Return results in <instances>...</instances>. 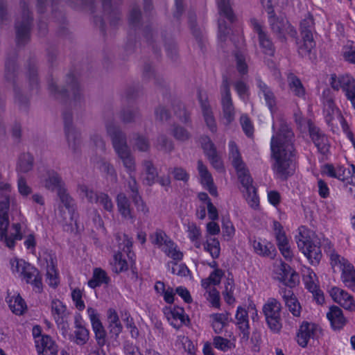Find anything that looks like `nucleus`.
<instances>
[{"mask_svg":"<svg viewBox=\"0 0 355 355\" xmlns=\"http://www.w3.org/2000/svg\"><path fill=\"white\" fill-rule=\"evenodd\" d=\"M46 282L52 287H56L59 283L55 263L51 256L49 257V260H46Z\"/></svg>","mask_w":355,"mask_h":355,"instance_id":"c9c22d12","label":"nucleus"},{"mask_svg":"<svg viewBox=\"0 0 355 355\" xmlns=\"http://www.w3.org/2000/svg\"><path fill=\"white\" fill-rule=\"evenodd\" d=\"M98 167L101 171L112 177L114 180H116L117 175L115 169L110 163L106 162L104 159H101L99 162H98Z\"/></svg>","mask_w":355,"mask_h":355,"instance_id":"680f3d73","label":"nucleus"},{"mask_svg":"<svg viewBox=\"0 0 355 355\" xmlns=\"http://www.w3.org/2000/svg\"><path fill=\"white\" fill-rule=\"evenodd\" d=\"M308 130L310 137L318 148V151L322 155H327L329 151L330 147L328 138L318 127L315 126L310 121H308Z\"/></svg>","mask_w":355,"mask_h":355,"instance_id":"dca6fc26","label":"nucleus"},{"mask_svg":"<svg viewBox=\"0 0 355 355\" xmlns=\"http://www.w3.org/2000/svg\"><path fill=\"white\" fill-rule=\"evenodd\" d=\"M330 84L331 87L336 91L342 89L345 92L347 98L350 101L355 109V79L351 75L344 74L331 76Z\"/></svg>","mask_w":355,"mask_h":355,"instance_id":"f8f14e48","label":"nucleus"},{"mask_svg":"<svg viewBox=\"0 0 355 355\" xmlns=\"http://www.w3.org/2000/svg\"><path fill=\"white\" fill-rule=\"evenodd\" d=\"M234 290V283L233 279L227 278L225 285V291L223 294L225 301L229 304L234 303L235 301L233 296Z\"/></svg>","mask_w":355,"mask_h":355,"instance_id":"4d7b16f0","label":"nucleus"},{"mask_svg":"<svg viewBox=\"0 0 355 355\" xmlns=\"http://www.w3.org/2000/svg\"><path fill=\"white\" fill-rule=\"evenodd\" d=\"M156 147L166 153H171L174 149V144L172 140L164 135H160L156 140Z\"/></svg>","mask_w":355,"mask_h":355,"instance_id":"a18cd8bd","label":"nucleus"},{"mask_svg":"<svg viewBox=\"0 0 355 355\" xmlns=\"http://www.w3.org/2000/svg\"><path fill=\"white\" fill-rule=\"evenodd\" d=\"M213 345L216 348L223 352H227L234 347V344L230 340L221 336H216L214 338Z\"/></svg>","mask_w":355,"mask_h":355,"instance_id":"bf43d9fd","label":"nucleus"},{"mask_svg":"<svg viewBox=\"0 0 355 355\" xmlns=\"http://www.w3.org/2000/svg\"><path fill=\"white\" fill-rule=\"evenodd\" d=\"M101 1L104 12L107 15L110 25L116 26L121 18L118 6L112 5L111 0H101Z\"/></svg>","mask_w":355,"mask_h":355,"instance_id":"a878e982","label":"nucleus"},{"mask_svg":"<svg viewBox=\"0 0 355 355\" xmlns=\"http://www.w3.org/2000/svg\"><path fill=\"white\" fill-rule=\"evenodd\" d=\"M66 307L60 300H54L51 304V311L56 322H59L65 315Z\"/></svg>","mask_w":355,"mask_h":355,"instance_id":"603ef678","label":"nucleus"},{"mask_svg":"<svg viewBox=\"0 0 355 355\" xmlns=\"http://www.w3.org/2000/svg\"><path fill=\"white\" fill-rule=\"evenodd\" d=\"M109 320V333L112 337L116 338L122 331V325L115 310L110 309L107 311Z\"/></svg>","mask_w":355,"mask_h":355,"instance_id":"c756f323","label":"nucleus"},{"mask_svg":"<svg viewBox=\"0 0 355 355\" xmlns=\"http://www.w3.org/2000/svg\"><path fill=\"white\" fill-rule=\"evenodd\" d=\"M164 253L175 261H180L183 257V254L177 249L176 244L169 239L167 242L161 248Z\"/></svg>","mask_w":355,"mask_h":355,"instance_id":"a19ab883","label":"nucleus"},{"mask_svg":"<svg viewBox=\"0 0 355 355\" xmlns=\"http://www.w3.org/2000/svg\"><path fill=\"white\" fill-rule=\"evenodd\" d=\"M276 273L277 279L286 286L293 288L299 282V275L291 266L284 262L278 266Z\"/></svg>","mask_w":355,"mask_h":355,"instance_id":"2eb2a0df","label":"nucleus"},{"mask_svg":"<svg viewBox=\"0 0 355 355\" xmlns=\"http://www.w3.org/2000/svg\"><path fill=\"white\" fill-rule=\"evenodd\" d=\"M50 92L56 98H64L69 96L68 93H71L75 102L80 101L82 96L78 83L73 75L69 73L67 76L66 86L59 89L55 83L51 82L49 84Z\"/></svg>","mask_w":355,"mask_h":355,"instance_id":"9b49d317","label":"nucleus"},{"mask_svg":"<svg viewBox=\"0 0 355 355\" xmlns=\"http://www.w3.org/2000/svg\"><path fill=\"white\" fill-rule=\"evenodd\" d=\"M228 315L227 313H213L210 315L211 327L216 334H220L223 328L227 324Z\"/></svg>","mask_w":355,"mask_h":355,"instance_id":"2f4dec72","label":"nucleus"},{"mask_svg":"<svg viewBox=\"0 0 355 355\" xmlns=\"http://www.w3.org/2000/svg\"><path fill=\"white\" fill-rule=\"evenodd\" d=\"M46 189L57 191L63 187L64 183L60 175L53 170H47L41 177Z\"/></svg>","mask_w":355,"mask_h":355,"instance_id":"412c9836","label":"nucleus"},{"mask_svg":"<svg viewBox=\"0 0 355 355\" xmlns=\"http://www.w3.org/2000/svg\"><path fill=\"white\" fill-rule=\"evenodd\" d=\"M327 317L334 329H340L346 323L343 311L336 306H333L329 309Z\"/></svg>","mask_w":355,"mask_h":355,"instance_id":"393cba45","label":"nucleus"},{"mask_svg":"<svg viewBox=\"0 0 355 355\" xmlns=\"http://www.w3.org/2000/svg\"><path fill=\"white\" fill-rule=\"evenodd\" d=\"M87 313L89 316V319L91 320L92 329L94 334L101 331H105V329H104L99 319L98 314L96 313V310L94 309L93 308H88Z\"/></svg>","mask_w":355,"mask_h":355,"instance_id":"09e8293b","label":"nucleus"},{"mask_svg":"<svg viewBox=\"0 0 355 355\" xmlns=\"http://www.w3.org/2000/svg\"><path fill=\"white\" fill-rule=\"evenodd\" d=\"M98 203L103 206V209L109 212L113 211L114 205L110 196L105 193H99L98 197Z\"/></svg>","mask_w":355,"mask_h":355,"instance_id":"774afa93","label":"nucleus"},{"mask_svg":"<svg viewBox=\"0 0 355 355\" xmlns=\"http://www.w3.org/2000/svg\"><path fill=\"white\" fill-rule=\"evenodd\" d=\"M217 3L220 15L225 17L230 22H234L236 17L230 4V1L218 0Z\"/></svg>","mask_w":355,"mask_h":355,"instance_id":"37998d69","label":"nucleus"},{"mask_svg":"<svg viewBox=\"0 0 355 355\" xmlns=\"http://www.w3.org/2000/svg\"><path fill=\"white\" fill-rule=\"evenodd\" d=\"M297 247L309 260L312 265L319 263L322 252L320 247L313 241L310 240L309 231L302 226L299 228V234L295 236Z\"/></svg>","mask_w":355,"mask_h":355,"instance_id":"423d86ee","label":"nucleus"},{"mask_svg":"<svg viewBox=\"0 0 355 355\" xmlns=\"http://www.w3.org/2000/svg\"><path fill=\"white\" fill-rule=\"evenodd\" d=\"M78 191L83 198H87L89 202L98 203V193L89 189L87 185H78Z\"/></svg>","mask_w":355,"mask_h":355,"instance_id":"49530a36","label":"nucleus"},{"mask_svg":"<svg viewBox=\"0 0 355 355\" xmlns=\"http://www.w3.org/2000/svg\"><path fill=\"white\" fill-rule=\"evenodd\" d=\"M5 78L7 81L15 85L16 77V64L15 60L8 59L6 62Z\"/></svg>","mask_w":355,"mask_h":355,"instance_id":"6e6d98bb","label":"nucleus"},{"mask_svg":"<svg viewBox=\"0 0 355 355\" xmlns=\"http://www.w3.org/2000/svg\"><path fill=\"white\" fill-rule=\"evenodd\" d=\"M334 301L346 310L355 311V301L352 295L338 287H333L329 291Z\"/></svg>","mask_w":355,"mask_h":355,"instance_id":"f3484780","label":"nucleus"},{"mask_svg":"<svg viewBox=\"0 0 355 355\" xmlns=\"http://www.w3.org/2000/svg\"><path fill=\"white\" fill-rule=\"evenodd\" d=\"M31 0H20L18 13L15 22L16 42L18 46L25 45L30 40L33 22V12L30 10Z\"/></svg>","mask_w":355,"mask_h":355,"instance_id":"20e7f679","label":"nucleus"},{"mask_svg":"<svg viewBox=\"0 0 355 355\" xmlns=\"http://www.w3.org/2000/svg\"><path fill=\"white\" fill-rule=\"evenodd\" d=\"M33 156L28 153H23L19 158L17 171L19 173H26L33 169Z\"/></svg>","mask_w":355,"mask_h":355,"instance_id":"72a5a7b5","label":"nucleus"},{"mask_svg":"<svg viewBox=\"0 0 355 355\" xmlns=\"http://www.w3.org/2000/svg\"><path fill=\"white\" fill-rule=\"evenodd\" d=\"M64 132L70 155L74 159L81 155V136L80 132L72 125V114L67 112L63 114Z\"/></svg>","mask_w":355,"mask_h":355,"instance_id":"0eeeda50","label":"nucleus"},{"mask_svg":"<svg viewBox=\"0 0 355 355\" xmlns=\"http://www.w3.org/2000/svg\"><path fill=\"white\" fill-rule=\"evenodd\" d=\"M202 148L204 150L205 155L209 157L217 153L214 144L211 141L210 138L207 136H202L200 138Z\"/></svg>","mask_w":355,"mask_h":355,"instance_id":"052dcab7","label":"nucleus"},{"mask_svg":"<svg viewBox=\"0 0 355 355\" xmlns=\"http://www.w3.org/2000/svg\"><path fill=\"white\" fill-rule=\"evenodd\" d=\"M116 205L119 212L121 214L122 217L128 220H131L132 223L135 220V216L132 213V209L130 208V202L127 196L120 193L116 196Z\"/></svg>","mask_w":355,"mask_h":355,"instance_id":"b1692460","label":"nucleus"},{"mask_svg":"<svg viewBox=\"0 0 355 355\" xmlns=\"http://www.w3.org/2000/svg\"><path fill=\"white\" fill-rule=\"evenodd\" d=\"M7 302L12 312L18 315H22L27 309L26 302L19 294L12 296L8 295Z\"/></svg>","mask_w":355,"mask_h":355,"instance_id":"c85d7f7f","label":"nucleus"},{"mask_svg":"<svg viewBox=\"0 0 355 355\" xmlns=\"http://www.w3.org/2000/svg\"><path fill=\"white\" fill-rule=\"evenodd\" d=\"M170 134L175 140L180 142H187L192 138L191 131L182 125L175 123L171 125Z\"/></svg>","mask_w":355,"mask_h":355,"instance_id":"cd10ccee","label":"nucleus"},{"mask_svg":"<svg viewBox=\"0 0 355 355\" xmlns=\"http://www.w3.org/2000/svg\"><path fill=\"white\" fill-rule=\"evenodd\" d=\"M220 94L222 119L223 123L227 125L234 120L236 111L231 96L230 82L227 77H224L223 79Z\"/></svg>","mask_w":355,"mask_h":355,"instance_id":"1a4fd4ad","label":"nucleus"},{"mask_svg":"<svg viewBox=\"0 0 355 355\" xmlns=\"http://www.w3.org/2000/svg\"><path fill=\"white\" fill-rule=\"evenodd\" d=\"M282 298L286 306L295 317H300L302 307L301 305L291 289L284 288L282 291Z\"/></svg>","mask_w":355,"mask_h":355,"instance_id":"6ab92c4d","label":"nucleus"},{"mask_svg":"<svg viewBox=\"0 0 355 355\" xmlns=\"http://www.w3.org/2000/svg\"><path fill=\"white\" fill-rule=\"evenodd\" d=\"M294 133L288 124L282 123L278 133L272 136L270 147L275 159L274 170L282 179L286 180L293 173L291 166L294 154Z\"/></svg>","mask_w":355,"mask_h":355,"instance_id":"f257e3e1","label":"nucleus"},{"mask_svg":"<svg viewBox=\"0 0 355 355\" xmlns=\"http://www.w3.org/2000/svg\"><path fill=\"white\" fill-rule=\"evenodd\" d=\"M313 18L311 15H309L301 21L300 30L302 37H306V35H309V37H313Z\"/></svg>","mask_w":355,"mask_h":355,"instance_id":"8fccbe9b","label":"nucleus"},{"mask_svg":"<svg viewBox=\"0 0 355 355\" xmlns=\"http://www.w3.org/2000/svg\"><path fill=\"white\" fill-rule=\"evenodd\" d=\"M281 310V303L275 298H269L263 306V312L267 324L270 330L274 332H279L282 327Z\"/></svg>","mask_w":355,"mask_h":355,"instance_id":"9d476101","label":"nucleus"},{"mask_svg":"<svg viewBox=\"0 0 355 355\" xmlns=\"http://www.w3.org/2000/svg\"><path fill=\"white\" fill-rule=\"evenodd\" d=\"M236 324L242 332L244 334H248L249 323L247 311L242 307H239L236 314Z\"/></svg>","mask_w":355,"mask_h":355,"instance_id":"79ce46f5","label":"nucleus"},{"mask_svg":"<svg viewBox=\"0 0 355 355\" xmlns=\"http://www.w3.org/2000/svg\"><path fill=\"white\" fill-rule=\"evenodd\" d=\"M113 113L110 111L105 114V128L107 135L110 137L113 148L123 166L128 174H134L136 171V162L130 148L127 143L125 132L114 122Z\"/></svg>","mask_w":355,"mask_h":355,"instance_id":"f03ea898","label":"nucleus"},{"mask_svg":"<svg viewBox=\"0 0 355 355\" xmlns=\"http://www.w3.org/2000/svg\"><path fill=\"white\" fill-rule=\"evenodd\" d=\"M11 186L10 184L0 182V241H4L9 248H13L15 241L22 239L21 225L14 223L12 225V232L8 236L7 229L9 225L8 211L10 208V193Z\"/></svg>","mask_w":355,"mask_h":355,"instance_id":"7ed1b4c3","label":"nucleus"},{"mask_svg":"<svg viewBox=\"0 0 355 355\" xmlns=\"http://www.w3.org/2000/svg\"><path fill=\"white\" fill-rule=\"evenodd\" d=\"M343 55L345 61L355 64V45L353 43L346 44L343 47Z\"/></svg>","mask_w":355,"mask_h":355,"instance_id":"338daca9","label":"nucleus"},{"mask_svg":"<svg viewBox=\"0 0 355 355\" xmlns=\"http://www.w3.org/2000/svg\"><path fill=\"white\" fill-rule=\"evenodd\" d=\"M142 166L146 173V181L148 186H152L156 182L158 176L157 168L153 162L149 159H145L142 162Z\"/></svg>","mask_w":355,"mask_h":355,"instance_id":"e433bc0d","label":"nucleus"},{"mask_svg":"<svg viewBox=\"0 0 355 355\" xmlns=\"http://www.w3.org/2000/svg\"><path fill=\"white\" fill-rule=\"evenodd\" d=\"M269 16V23L272 32L282 42H285L286 35L291 37H296L297 32L293 26L291 25L286 19L275 17L274 10L270 1H267L266 3Z\"/></svg>","mask_w":355,"mask_h":355,"instance_id":"6e6552de","label":"nucleus"},{"mask_svg":"<svg viewBox=\"0 0 355 355\" xmlns=\"http://www.w3.org/2000/svg\"><path fill=\"white\" fill-rule=\"evenodd\" d=\"M166 318L171 324L175 329H179L183 324L189 322V319L184 314V310L180 307H175L166 313Z\"/></svg>","mask_w":355,"mask_h":355,"instance_id":"4be33fe9","label":"nucleus"},{"mask_svg":"<svg viewBox=\"0 0 355 355\" xmlns=\"http://www.w3.org/2000/svg\"><path fill=\"white\" fill-rule=\"evenodd\" d=\"M198 98L200 101L203 119L207 126L208 127L211 132H216L217 131L216 122L212 109L207 100V97L203 96L201 94H200L198 96Z\"/></svg>","mask_w":355,"mask_h":355,"instance_id":"a211bd4d","label":"nucleus"},{"mask_svg":"<svg viewBox=\"0 0 355 355\" xmlns=\"http://www.w3.org/2000/svg\"><path fill=\"white\" fill-rule=\"evenodd\" d=\"M198 171L202 184L206 186L207 184H211V183L214 182L211 173L201 160L198 161Z\"/></svg>","mask_w":355,"mask_h":355,"instance_id":"864d4df0","label":"nucleus"},{"mask_svg":"<svg viewBox=\"0 0 355 355\" xmlns=\"http://www.w3.org/2000/svg\"><path fill=\"white\" fill-rule=\"evenodd\" d=\"M74 341L76 344L83 345L85 344L89 338V331L83 324L80 316L75 318Z\"/></svg>","mask_w":355,"mask_h":355,"instance_id":"bb28decb","label":"nucleus"},{"mask_svg":"<svg viewBox=\"0 0 355 355\" xmlns=\"http://www.w3.org/2000/svg\"><path fill=\"white\" fill-rule=\"evenodd\" d=\"M273 227L277 246L279 247L288 243V240L286 236L285 232L283 230V227L281 223L278 221H274Z\"/></svg>","mask_w":355,"mask_h":355,"instance_id":"3c124183","label":"nucleus"},{"mask_svg":"<svg viewBox=\"0 0 355 355\" xmlns=\"http://www.w3.org/2000/svg\"><path fill=\"white\" fill-rule=\"evenodd\" d=\"M322 334L321 328L315 323L304 321L297 334V342L302 347L307 346L311 339H317Z\"/></svg>","mask_w":355,"mask_h":355,"instance_id":"ddd939ff","label":"nucleus"},{"mask_svg":"<svg viewBox=\"0 0 355 355\" xmlns=\"http://www.w3.org/2000/svg\"><path fill=\"white\" fill-rule=\"evenodd\" d=\"M170 238L162 230H157L154 233L150 235V240L154 245L162 248Z\"/></svg>","mask_w":355,"mask_h":355,"instance_id":"5fc2aeb1","label":"nucleus"},{"mask_svg":"<svg viewBox=\"0 0 355 355\" xmlns=\"http://www.w3.org/2000/svg\"><path fill=\"white\" fill-rule=\"evenodd\" d=\"M133 148L140 152L147 153L150 150V144L148 137L135 134L133 137Z\"/></svg>","mask_w":355,"mask_h":355,"instance_id":"c03bdc74","label":"nucleus"},{"mask_svg":"<svg viewBox=\"0 0 355 355\" xmlns=\"http://www.w3.org/2000/svg\"><path fill=\"white\" fill-rule=\"evenodd\" d=\"M204 250L208 252L213 259H217L220 256V242L216 238L206 236V241L204 243Z\"/></svg>","mask_w":355,"mask_h":355,"instance_id":"ea45409f","label":"nucleus"},{"mask_svg":"<svg viewBox=\"0 0 355 355\" xmlns=\"http://www.w3.org/2000/svg\"><path fill=\"white\" fill-rule=\"evenodd\" d=\"M110 277L106 272L100 268H96L93 272L92 278L88 282V285L92 288L100 286L103 284H107Z\"/></svg>","mask_w":355,"mask_h":355,"instance_id":"473e14b6","label":"nucleus"},{"mask_svg":"<svg viewBox=\"0 0 355 355\" xmlns=\"http://www.w3.org/2000/svg\"><path fill=\"white\" fill-rule=\"evenodd\" d=\"M302 39L303 44L299 46L298 52L301 56L304 57L311 53L315 46V42L313 37H309V35H306V37H302Z\"/></svg>","mask_w":355,"mask_h":355,"instance_id":"13d9d810","label":"nucleus"},{"mask_svg":"<svg viewBox=\"0 0 355 355\" xmlns=\"http://www.w3.org/2000/svg\"><path fill=\"white\" fill-rule=\"evenodd\" d=\"M106 331H101L95 334L97 343V355H107L111 353L110 345L106 340Z\"/></svg>","mask_w":355,"mask_h":355,"instance_id":"4c0bfd02","label":"nucleus"},{"mask_svg":"<svg viewBox=\"0 0 355 355\" xmlns=\"http://www.w3.org/2000/svg\"><path fill=\"white\" fill-rule=\"evenodd\" d=\"M288 84L291 92L297 96L304 98L305 96V89L300 80L293 73L288 76Z\"/></svg>","mask_w":355,"mask_h":355,"instance_id":"f704fd0d","label":"nucleus"},{"mask_svg":"<svg viewBox=\"0 0 355 355\" xmlns=\"http://www.w3.org/2000/svg\"><path fill=\"white\" fill-rule=\"evenodd\" d=\"M139 116L138 110L130 107H123L119 112V118L124 124L134 123Z\"/></svg>","mask_w":355,"mask_h":355,"instance_id":"58836bf2","label":"nucleus"},{"mask_svg":"<svg viewBox=\"0 0 355 355\" xmlns=\"http://www.w3.org/2000/svg\"><path fill=\"white\" fill-rule=\"evenodd\" d=\"M256 84L259 88V94L263 96L268 107L272 112L276 105V98L273 92L260 78H256Z\"/></svg>","mask_w":355,"mask_h":355,"instance_id":"5701e85b","label":"nucleus"},{"mask_svg":"<svg viewBox=\"0 0 355 355\" xmlns=\"http://www.w3.org/2000/svg\"><path fill=\"white\" fill-rule=\"evenodd\" d=\"M244 196L251 207L256 208L259 206V197L255 187H250L249 190L245 191Z\"/></svg>","mask_w":355,"mask_h":355,"instance_id":"e2e57ef3","label":"nucleus"},{"mask_svg":"<svg viewBox=\"0 0 355 355\" xmlns=\"http://www.w3.org/2000/svg\"><path fill=\"white\" fill-rule=\"evenodd\" d=\"M35 347L39 354L45 353L49 355H56L58 353V346L47 335L39 337L35 341Z\"/></svg>","mask_w":355,"mask_h":355,"instance_id":"aec40b11","label":"nucleus"},{"mask_svg":"<svg viewBox=\"0 0 355 355\" xmlns=\"http://www.w3.org/2000/svg\"><path fill=\"white\" fill-rule=\"evenodd\" d=\"M205 296L213 306L216 308L220 306V295L216 288H210L205 292Z\"/></svg>","mask_w":355,"mask_h":355,"instance_id":"0e129e2a","label":"nucleus"},{"mask_svg":"<svg viewBox=\"0 0 355 355\" xmlns=\"http://www.w3.org/2000/svg\"><path fill=\"white\" fill-rule=\"evenodd\" d=\"M341 279L347 288L355 292V269L353 265L346 264L343 267Z\"/></svg>","mask_w":355,"mask_h":355,"instance_id":"7c9ffc66","label":"nucleus"},{"mask_svg":"<svg viewBox=\"0 0 355 355\" xmlns=\"http://www.w3.org/2000/svg\"><path fill=\"white\" fill-rule=\"evenodd\" d=\"M10 264L12 272L20 274L27 284L33 286L36 292L42 291V276L36 268L24 260H11Z\"/></svg>","mask_w":355,"mask_h":355,"instance_id":"39448f33","label":"nucleus"},{"mask_svg":"<svg viewBox=\"0 0 355 355\" xmlns=\"http://www.w3.org/2000/svg\"><path fill=\"white\" fill-rule=\"evenodd\" d=\"M322 99L324 108L327 110L328 115L330 116L331 114H334L336 110V105L331 92L329 89H325L322 92Z\"/></svg>","mask_w":355,"mask_h":355,"instance_id":"de8ad7c7","label":"nucleus"},{"mask_svg":"<svg viewBox=\"0 0 355 355\" xmlns=\"http://www.w3.org/2000/svg\"><path fill=\"white\" fill-rule=\"evenodd\" d=\"M265 245L259 241H253V248L255 252L261 256H270L271 254L270 249L272 248V245L269 244Z\"/></svg>","mask_w":355,"mask_h":355,"instance_id":"69168bd1","label":"nucleus"},{"mask_svg":"<svg viewBox=\"0 0 355 355\" xmlns=\"http://www.w3.org/2000/svg\"><path fill=\"white\" fill-rule=\"evenodd\" d=\"M250 22L254 31L258 35L259 44L263 53L270 56L274 55L275 46L267 33L264 31L262 25L256 19H252Z\"/></svg>","mask_w":355,"mask_h":355,"instance_id":"4468645a","label":"nucleus"}]
</instances>
